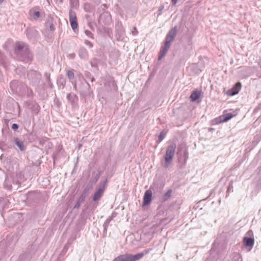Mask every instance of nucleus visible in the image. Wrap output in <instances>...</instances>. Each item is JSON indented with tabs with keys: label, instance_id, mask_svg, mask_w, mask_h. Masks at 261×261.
I'll list each match as a JSON object with an SVG mask.
<instances>
[{
	"label": "nucleus",
	"instance_id": "b1692460",
	"mask_svg": "<svg viewBox=\"0 0 261 261\" xmlns=\"http://www.w3.org/2000/svg\"><path fill=\"white\" fill-rule=\"evenodd\" d=\"M14 143L17 145V146L21 151H24L25 149L23 142L20 140L19 138H17L15 139Z\"/></svg>",
	"mask_w": 261,
	"mask_h": 261
},
{
	"label": "nucleus",
	"instance_id": "79ce46f5",
	"mask_svg": "<svg viewBox=\"0 0 261 261\" xmlns=\"http://www.w3.org/2000/svg\"><path fill=\"white\" fill-rule=\"evenodd\" d=\"M178 0H172L171 3L173 6H175L177 3Z\"/></svg>",
	"mask_w": 261,
	"mask_h": 261
},
{
	"label": "nucleus",
	"instance_id": "aec40b11",
	"mask_svg": "<svg viewBox=\"0 0 261 261\" xmlns=\"http://www.w3.org/2000/svg\"><path fill=\"white\" fill-rule=\"evenodd\" d=\"M21 83L17 80H13L10 83V87L11 90L13 92H18V90L20 89V87Z\"/></svg>",
	"mask_w": 261,
	"mask_h": 261
},
{
	"label": "nucleus",
	"instance_id": "bb28decb",
	"mask_svg": "<svg viewBox=\"0 0 261 261\" xmlns=\"http://www.w3.org/2000/svg\"><path fill=\"white\" fill-rule=\"evenodd\" d=\"M232 261H243L241 254L234 252L232 254Z\"/></svg>",
	"mask_w": 261,
	"mask_h": 261
},
{
	"label": "nucleus",
	"instance_id": "37998d69",
	"mask_svg": "<svg viewBox=\"0 0 261 261\" xmlns=\"http://www.w3.org/2000/svg\"><path fill=\"white\" fill-rule=\"evenodd\" d=\"M164 9V6H161L159 9V11H161Z\"/></svg>",
	"mask_w": 261,
	"mask_h": 261
},
{
	"label": "nucleus",
	"instance_id": "c03bdc74",
	"mask_svg": "<svg viewBox=\"0 0 261 261\" xmlns=\"http://www.w3.org/2000/svg\"><path fill=\"white\" fill-rule=\"evenodd\" d=\"M73 86H74V89L75 90H77V85L75 83L73 84Z\"/></svg>",
	"mask_w": 261,
	"mask_h": 261
},
{
	"label": "nucleus",
	"instance_id": "72a5a7b5",
	"mask_svg": "<svg viewBox=\"0 0 261 261\" xmlns=\"http://www.w3.org/2000/svg\"><path fill=\"white\" fill-rule=\"evenodd\" d=\"M102 173H103V172L101 170H100L98 172V173L96 174V175L94 178L95 182H96L98 180L100 176L102 174Z\"/></svg>",
	"mask_w": 261,
	"mask_h": 261
},
{
	"label": "nucleus",
	"instance_id": "1a4fd4ad",
	"mask_svg": "<svg viewBox=\"0 0 261 261\" xmlns=\"http://www.w3.org/2000/svg\"><path fill=\"white\" fill-rule=\"evenodd\" d=\"M25 33L28 38L32 41H35L39 36L38 31L33 28L27 29Z\"/></svg>",
	"mask_w": 261,
	"mask_h": 261
},
{
	"label": "nucleus",
	"instance_id": "e433bc0d",
	"mask_svg": "<svg viewBox=\"0 0 261 261\" xmlns=\"http://www.w3.org/2000/svg\"><path fill=\"white\" fill-rule=\"evenodd\" d=\"M85 44L89 46L90 48L93 47V44L88 40H85Z\"/></svg>",
	"mask_w": 261,
	"mask_h": 261
},
{
	"label": "nucleus",
	"instance_id": "f704fd0d",
	"mask_svg": "<svg viewBox=\"0 0 261 261\" xmlns=\"http://www.w3.org/2000/svg\"><path fill=\"white\" fill-rule=\"evenodd\" d=\"M85 33L86 35L87 36H88L89 37H90L91 38H94V35L90 31H89L88 30H86L85 31Z\"/></svg>",
	"mask_w": 261,
	"mask_h": 261
},
{
	"label": "nucleus",
	"instance_id": "cd10ccee",
	"mask_svg": "<svg viewBox=\"0 0 261 261\" xmlns=\"http://www.w3.org/2000/svg\"><path fill=\"white\" fill-rule=\"evenodd\" d=\"M84 9L87 12H91L93 10V7L89 3H86L84 5Z\"/></svg>",
	"mask_w": 261,
	"mask_h": 261
},
{
	"label": "nucleus",
	"instance_id": "39448f33",
	"mask_svg": "<svg viewBox=\"0 0 261 261\" xmlns=\"http://www.w3.org/2000/svg\"><path fill=\"white\" fill-rule=\"evenodd\" d=\"M27 76L31 84L34 86L39 85L42 78V75L39 72L33 70L29 71Z\"/></svg>",
	"mask_w": 261,
	"mask_h": 261
},
{
	"label": "nucleus",
	"instance_id": "9d476101",
	"mask_svg": "<svg viewBox=\"0 0 261 261\" xmlns=\"http://www.w3.org/2000/svg\"><path fill=\"white\" fill-rule=\"evenodd\" d=\"M113 261H135V260L133 254L126 253L118 256Z\"/></svg>",
	"mask_w": 261,
	"mask_h": 261
},
{
	"label": "nucleus",
	"instance_id": "2eb2a0df",
	"mask_svg": "<svg viewBox=\"0 0 261 261\" xmlns=\"http://www.w3.org/2000/svg\"><path fill=\"white\" fill-rule=\"evenodd\" d=\"M12 184H15L13 178L11 176L7 175L4 183V188L11 190L12 188Z\"/></svg>",
	"mask_w": 261,
	"mask_h": 261
},
{
	"label": "nucleus",
	"instance_id": "a211bd4d",
	"mask_svg": "<svg viewBox=\"0 0 261 261\" xmlns=\"http://www.w3.org/2000/svg\"><path fill=\"white\" fill-rule=\"evenodd\" d=\"M78 55L81 59L87 60L89 58V54L87 49L84 47H81L78 51Z\"/></svg>",
	"mask_w": 261,
	"mask_h": 261
},
{
	"label": "nucleus",
	"instance_id": "f03ea898",
	"mask_svg": "<svg viewBox=\"0 0 261 261\" xmlns=\"http://www.w3.org/2000/svg\"><path fill=\"white\" fill-rule=\"evenodd\" d=\"M176 148V145L175 143H172L167 146L164 157L165 162L163 164V166L165 168H168L170 165L171 164L175 153Z\"/></svg>",
	"mask_w": 261,
	"mask_h": 261
},
{
	"label": "nucleus",
	"instance_id": "4be33fe9",
	"mask_svg": "<svg viewBox=\"0 0 261 261\" xmlns=\"http://www.w3.org/2000/svg\"><path fill=\"white\" fill-rule=\"evenodd\" d=\"M29 108L34 112L38 113L40 110L39 106L35 102L30 101L28 102Z\"/></svg>",
	"mask_w": 261,
	"mask_h": 261
},
{
	"label": "nucleus",
	"instance_id": "5701e85b",
	"mask_svg": "<svg viewBox=\"0 0 261 261\" xmlns=\"http://www.w3.org/2000/svg\"><path fill=\"white\" fill-rule=\"evenodd\" d=\"M151 250V248L144 249L142 252L134 255L135 261L140 259L144 255L148 253Z\"/></svg>",
	"mask_w": 261,
	"mask_h": 261
},
{
	"label": "nucleus",
	"instance_id": "58836bf2",
	"mask_svg": "<svg viewBox=\"0 0 261 261\" xmlns=\"http://www.w3.org/2000/svg\"><path fill=\"white\" fill-rule=\"evenodd\" d=\"M138 32L137 30V28L136 27H133V31H132V34L134 35H136L138 34Z\"/></svg>",
	"mask_w": 261,
	"mask_h": 261
},
{
	"label": "nucleus",
	"instance_id": "0eeeda50",
	"mask_svg": "<svg viewBox=\"0 0 261 261\" xmlns=\"http://www.w3.org/2000/svg\"><path fill=\"white\" fill-rule=\"evenodd\" d=\"M177 31L178 29L177 26H175L174 28H172L166 35L165 41L171 44L175 38Z\"/></svg>",
	"mask_w": 261,
	"mask_h": 261
},
{
	"label": "nucleus",
	"instance_id": "4c0bfd02",
	"mask_svg": "<svg viewBox=\"0 0 261 261\" xmlns=\"http://www.w3.org/2000/svg\"><path fill=\"white\" fill-rule=\"evenodd\" d=\"M11 127L14 130H16L19 128V125L16 123H13Z\"/></svg>",
	"mask_w": 261,
	"mask_h": 261
},
{
	"label": "nucleus",
	"instance_id": "f257e3e1",
	"mask_svg": "<svg viewBox=\"0 0 261 261\" xmlns=\"http://www.w3.org/2000/svg\"><path fill=\"white\" fill-rule=\"evenodd\" d=\"M14 54L17 60L26 63H30L33 60L29 45L23 42H17L14 47Z\"/></svg>",
	"mask_w": 261,
	"mask_h": 261
},
{
	"label": "nucleus",
	"instance_id": "c756f323",
	"mask_svg": "<svg viewBox=\"0 0 261 261\" xmlns=\"http://www.w3.org/2000/svg\"><path fill=\"white\" fill-rule=\"evenodd\" d=\"M172 190H168L163 196V199L164 201L167 200L171 196Z\"/></svg>",
	"mask_w": 261,
	"mask_h": 261
},
{
	"label": "nucleus",
	"instance_id": "dca6fc26",
	"mask_svg": "<svg viewBox=\"0 0 261 261\" xmlns=\"http://www.w3.org/2000/svg\"><path fill=\"white\" fill-rule=\"evenodd\" d=\"M55 23H56V20L54 17L50 15L48 16L46 22H45V27L46 28L49 27V30L51 32H54L55 30V27L54 26Z\"/></svg>",
	"mask_w": 261,
	"mask_h": 261
},
{
	"label": "nucleus",
	"instance_id": "393cba45",
	"mask_svg": "<svg viewBox=\"0 0 261 261\" xmlns=\"http://www.w3.org/2000/svg\"><path fill=\"white\" fill-rule=\"evenodd\" d=\"M200 95V92L197 90L194 91L190 95V99L191 101H196L198 100Z\"/></svg>",
	"mask_w": 261,
	"mask_h": 261
},
{
	"label": "nucleus",
	"instance_id": "a19ab883",
	"mask_svg": "<svg viewBox=\"0 0 261 261\" xmlns=\"http://www.w3.org/2000/svg\"><path fill=\"white\" fill-rule=\"evenodd\" d=\"M232 188H233V186H232V181H231L229 184V186H228V188H227V192H228L230 190H231Z\"/></svg>",
	"mask_w": 261,
	"mask_h": 261
},
{
	"label": "nucleus",
	"instance_id": "a18cd8bd",
	"mask_svg": "<svg viewBox=\"0 0 261 261\" xmlns=\"http://www.w3.org/2000/svg\"><path fill=\"white\" fill-rule=\"evenodd\" d=\"M95 81V79H94L93 77H92L91 79V81L92 82H93V81Z\"/></svg>",
	"mask_w": 261,
	"mask_h": 261
},
{
	"label": "nucleus",
	"instance_id": "412c9836",
	"mask_svg": "<svg viewBox=\"0 0 261 261\" xmlns=\"http://www.w3.org/2000/svg\"><path fill=\"white\" fill-rule=\"evenodd\" d=\"M67 98L72 106H74L78 100V97L76 95L72 93L68 94Z\"/></svg>",
	"mask_w": 261,
	"mask_h": 261
},
{
	"label": "nucleus",
	"instance_id": "20e7f679",
	"mask_svg": "<svg viewBox=\"0 0 261 261\" xmlns=\"http://www.w3.org/2000/svg\"><path fill=\"white\" fill-rule=\"evenodd\" d=\"M79 90L81 95L83 97L90 96V95L92 93V91L91 90L90 85L84 79L83 80V81H81L79 86Z\"/></svg>",
	"mask_w": 261,
	"mask_h": 261
},
{
	"label": "nucleus",
	"instance_id": "f8f14e48",
	"mask_svg": "<svg viewBox=\"0 0 261 261\" xmlns=\"http://www.w3.org/2000/svg\"><path fill=\"white\" fill-rule=\"evenodd\" d=\"M234 116L231 113H227L226 114H224L220 116L218 118H216L215 119V121L216 123H220L222 122H225L228 120H229L231 118H232Z\"/></svg>",
	"mask_w": 261,
	"mask_h": 261
},
{
	"label": "nucleus",
	"instance_id": "6ab92c4d",
	"mask_svg": "<svg viewBox=\"0 0 261 261\" xmlns=\"http://www.w3.org/2000/svg\"><path fill=\"white\" fill-rule=\"evenodd\" d=\"M87 194V191L85 189L74 206V208L78 209L80 207L81 203L85 201Z\"/></svg>",
	"mask_w": 261,
	"mask_h": 261
},
{
	"label": "nucleus",
	"instance_id": "423d86ee",
	"mask_svg": "<svg viewBox=\"0 0 261 261\" xmlns=\"http://www.w3.org/2000/svg\"><path fill=\"white\" fill-rule=\"evenodd\" d=\"M247 234L249 237L246 236L244 237L243 239V243L246 247H249V250H250L254 244L253 231L251 230H249L247 232Z\"/></svg>",
	"mask_w": 261,
	"mask_h": 261
},
{
	"label": "nucleus",
	"instance_id": "7ed1b4c3",
	"mask_svg": "<svg viewBox=\"0 0 261 261\" xmlns=\"http://www.w3.org/2000/svg\"><path fill=\"white\" fill-rule=\"evenodd\" d=\"M107 185V180L106 179L103 181H101L98 184L95 192H94L93 195V200L94 201H96L99 200L100 198L102 197L106 187Z\"/></svg>",
	"mask_w": 261,
	"mask_h": 261
},
{
	"label": "nucleus",
	"instance_id": "f3484780",
	"mask_svg": "<svg viewBox=\"0 0 261 261\" xmlns=\"http://www.w3.org/2000/svg\"><path fill=\"white\" fill-rule=\"evenodd\" d=\"M182 148H178V151L177 152V155L179 156L178 157V160L179 161H181V160H184V163L186 164V162L188 159V152L186 150H185L183 151L182 154L181 153Z\"/></svg>",
	"mask_w": 261,
	"mask_h": 261
},
{
	"label": "nucleus",
	"instance_id": "de8ad7c7",
	"mask_svg": "<svg viewBox=\"0 0 261 261\" xmlns=\"http://www.w3.org/2000/svg\"><path fill=\"white\" fill-rule=\"evenodd\" d=\"M4 1V0H0V4H2Z\"/></svg>",
	"mask_w": 261,
	"mask_h": 261
},
{
	"label": "nucleus",
	"instance_id": "473e14b6",
	"mask_svg": "<svg viewBox=\"0 0 261 261\" xmlns=\"http://www.w3.org/2000/svg\"><path fill=\"white\" fill-rule=\"evenodd\" d=\"M70 5L74 8H77L79 6V0H69Z\"/></svg>",
	"mask_w": 261,
	"mask_h": 261
},
{
	"label": "nucleus",
	"instance_id": "9b49d317",
	"mask_svg": "<svg viewBox=\"0 0 261 261\" xmlns=\"http://www.w3.org/2000/svg\"><path fill=\"white\" fill-rule=\"evenodd\" d=\"M152 193L151 190H148L145 192L142 202L143 206L147 205L150 204L152 200Z\"/></svg>",
	"mask_w": 261,
	"mask_h": 261
},
{
	"label": "nucleus",
	"instance_id": "49530a36",
	"mask_svg": "<svg viewBox=\"0 0 261 261\" xmlns=\"http://www.w3.org/2000/svg\"><path fill=\"white\" fill-rule=\"evenodd\" d=\"M89 27H90L92 30H93V27H92V25H91V24H90V23H89Z\"/></svg>",
	"mask_w": 261,
	"mask_h": 261
},
{
	"label": "nucleus",
	"instance_id": "6e6552de",
	"mask_svg": "<svg viewBox=\"0 0 261 261\" xmlns=\"http://www.w3.org/2000/svg\"><path fill=\"white\" fill-rule=\"evenodd\" d=\"M69 17L71 27L73 30L75 32V29H76L78 27L75 13L70 10L69 12Z\"/></svg>",
	"mask_w": 261,
	"mask_h": 261
},
{
	"label": "nucleus",
	"instance_id": "c85d7f7f",
	"mask_svg": "<svg viewBox=\"0 0 261 261\" xmlns=\"http://www.w3.org/2000/svg\"><path fill=\"white\" fill-rule=\"evenodd\" d=\"M7 59L5 55L0 51V63L2 64H7Z\"/></svg>",
	"mask_w": 261,
	"mask_h": 261
},
{
	"label": "nucleus",
	"instance_id": "ddd939ff",
	"mask_svg": "<svg viewBox=\"0 0 261 261\" xmlns=\"http://www.w3.org/2000/svg\"><path fill=\"white\" fill-rule=\"evenodd\" d=\"M241 88V83L239 82H237L231 89L227 90L226 94L229 96H233L239 92Z\"/></svg>",
	"mask_w": 261,
	"mask_h": 261
},
{
	"label": "nucleus",
	"instance_id": "2f4dec72",
	"mask_svg": "<svg viewBox=\"0 0 261 261\" xmlns=\"http://www.w3.org/2000/svg\"><path fill=\"white\" fill-rule=\"evenodd\" d=\"M67 74L69 80H72L74 77V72L72 70H68Z\"/></svg>",
	"mask_w": 261,
	"mask_h": 261
},
{
	"label": "nucleus",
	"instance_id": "4468645a",
	"mask_svg": "<svg viewBox=\"0 0 261 261\" xmlns=\"http://www.w3.org/2000/svg\"><path fill=\"white\" fill-rule=\"evenodd\" d=\"M170 46L171 44H169L165 41L164 45L161 47L159 53L158 57L159 60H161L163 57L165 56L169 48L170 47Z\"/></svg>",
	"mask_w": 261,
	"mask_h": 261
},
{
	"label": "nucleus",
	"instance_id": "a878e982",
	"mask_svg": "<svg viewBox=\"0 0 261 261\" xmlns=\"http://www.w3.org/2000/svg\"><path fill=\"white\" fill-rule=\"evenodd\" d=\"M29 14L35 20H37L40 16V12L39 11H35L33 9H31L29 11Z\"/></svg>",
	"mask_w": 261,
	"mask_h": 261
},
{
	"label": "nucleus",
	"instance_id": "7c9ffc66",
	"mask_svg": "<svg viewBox=\"0 0 261 261\" xmlns=\"http://www.w3.org/2000/svg\"><path fill=\"white\" fill-rule=\"evenodd\" d=\"M112 218H109L105 222L103 226V231H104V232H107V227H108V226L109 225V223H110V221L112 220Z\"/></svg>",
	"mask_w": 261,
	"mask_h": 261
},
{
	"label": "nucleus",
	"instance_id": "c9c22d12",
	"mask_svg": "<svg viewBox=\"0 0 261 261\" xmlns=\"http://www.w3.org/2000/svg\"><path fill=\"white\" fill-rule=\"evenodd\" d=\"M164 136L163 135V132H161L158 137V140L157 141V142L159 143L164 139Z\"/></svg>",
	"mask_w": 261,
	"mask_h": 261
},
{
	"label": "nucleus",
	"instance_id": "ea45409f",
	"mask_svg": "<svg viewBox=\"0 0 261 261\" xmlns=\"http://www.w3.org/2000/svg\"><path fill=\"white\" fill-rule=\"evenodd\" d=\"M75 57V54L74 53H72V54H69L68 55V57L70 58V59H74Z\"/></svg>",
	"mask_w": 261,
	"mask_h": 261
}]
</instances>
